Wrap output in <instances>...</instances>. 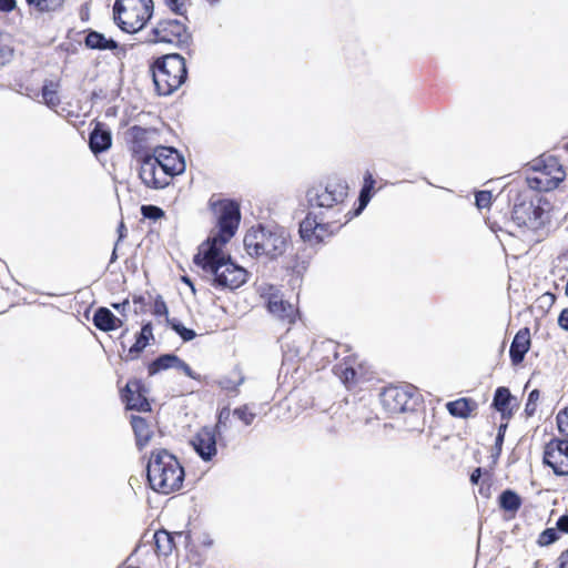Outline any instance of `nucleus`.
Wrapping results in <instances>:
<instances>
[{
  "mask_svg": "<svg viewBox=\"0 0 568 568\" xmlns=\"http://www.w3.org/2000/svg\"><path fill=\"white\" fill-rule=\"evenodd\" d=\"M288 245V233L281 226L251 227L244 236V247L248 255L267 257L282 256Z\"/></svg>",
  "mask_w": 568,
  "mask_h": 568,
  "instance_id": "7ed1b4c3",
  "label": "nucleus"
},
{
  "mask_svg": "<svg viewBox=\"0 0 568 568\" xmlns=\"http://www.w3.org/2000/svg\"><path fill=\"white\" fill-rule=\"evenodd\" d=\"M13 41L10 34L0 33V65L10 62L13 57Z\"/></svg>",
  "mask_w": 568,
  "mask_h": 568,
  "instance_id": "cd10ccee",
  "label": "nucleus"
},
{
  "mask_svg": "<svg viewBox=\"0 0 568 568\" xmlns=\"http://www.w3.org/2000/svg\"><path fill=\"white\" fill-rule=\"evenodd\" d=\"M170 324H171V327L180 335V337L185 341V342H189V341H192L196 334L193 329H190V328H186L185 326H183L181 323L176 322V321H170Z\"/></svg>",
  "mask_w": 568,
  "mask_h": 568,
  "instance_id": "473e14b6",
  "label": "nucleus"
},
{
  "mask_svg": "<svg viewBox=\"0 0 568 568\" xmlns=\"http://www.w3.org/2000/svg\"><path fill=\"white\" fill-rule=\"evenodd\" d=\"M539 397H540V393L538 389H534L529 393L528 400L525 406V413L528 416H532L535 414Z\"/></svg>",
  "mask_w": 568,
  "mask_h": 568,
  "instance_id": "f704fd0d",
  "label": "nucleus"
},
{
  "mask_svg": "<svg viewBox=\"0 0 568 568\" xmlns=\"http://www.w3.org/2000/svg\"><path fill=\"white\" fill-rule=\"evenodd\" d=\"M491 192L479 191L476 193V205L478 209H487L491 204Z\"/></svg>",
  "mask_w": 568,
  "mask_h": 568,
  "instance_id": "4c0bfd02",
  "label": "nucleus"
},
{
  "mask_svg": "<svg viewBox=\"0 0 568 568\" xmlns=\"http://www.w3.org/2000/svg\"><path fill=\"white\" fill-rule=\"evenodd\" d=\"M146 476L154 491L168 495L182 487L184 469L173 454L166 449H156L149 458Z\"/></svg>",
  "mask_w": 568,
  "mask_h": 568,
  "instance_id": "f03ea898",
  "label": "nucleus"
},
{
  "mask_svg": "<svg viewBox=\"0 0 568 568\" xmlns=\"http://www.w3.org/2000/svg\"><path fill=\"white\" fill-rule=\"evenodd\" d=\"M28 2L40 11H53L62 6L63 0H28Z\"/></svg>",
  "mask_w": 568,
  "mask_h": 568,
  "instance_id": "2f4dec72",
  "label": "nucleus"
},
{
  "mask_svg": "<svg viewBox=\"0 0 568 568\" xmlns=\"http://www.w3.org/2000/svg\"><path fill=\"white\" fill-rule=\"evenodd\" d=\"M112 306L120 313L123 314L125 310L130 306V303L128 300L123 301L122 303H115L112 304Z\"/></svg>",
  "mask_w": 568,
  "mask_h": 568,
  "instance_id": "09e8293b",
  "label": "nucleus"
},
{
  "mask_svg": "<svg viewBox=\"0 0 568 568\" xmlns=\"http://www.w3.org/2000/svg\"><path fill=\"white\" fill-rule=\"evenodd\" d=\"M558 568H568V550L564 551L558 558Z\"/></svg>",
  "mask_w": 568,
  "mask_h": 568,
  "instance_id": "de8ad7c7",
  "label": "nucleus"
},
{
  "mask_svg": "<svg viewBox=\"0 0 568 568\" xmlns=\"http://www.w3.org/2000/svg\"><path fill=\"white\" fill-rule=\"evenodd\" d=\"M258 293L273 316L288 324L295 322L297 310L293 304L283 298V295L275 286L262 284L258 286Z\"/></svg>",
  "mask_w": 568,
  "mask_h": 568,
  "instance_id": "0eeeda50",
  "label": "nucleus"
},
{
  "mask_svg": "<svg viewBox=\"0 0 568 568\" xmlns=\"http://www.w3.org/2000/svg\"><path fill=\"white\" fill-rule=\"evenodd\" d=\"M93 323L99 329L110 332L121 327L124 321L116 317L109 308L100 307L94 313Z\"/></svg>",
  "mask_w": 568,
  "mask_h": 568,
  "instance_id": "412c9836",
  "label": "nucleus"
},
{
  "mask_svg": "<svg viewBox=\"0 0 568 568\" xmlns=\"http://www.w3.org/2000/svg\"><path fill=\"white\" fill-rule=\"evenodd\" d=\"M412 397L410 386H389L381 394V403L388 414L395 415L409 409Z\"/></svg>",
  "mask_w": 568,
  "mask_h": 568,
  "instance_id": "9b49d317",
  "label": "nucleus"
},
{
  "mask_svg": "<svg viewBox=\"0 0 568 568\" xmlns=\"http://www.w3.org/2000/svg\"><path fill=\"white\" fill-rule=\"evenodd\" d=\"M306 196L311 206L329 209L346 199L347 185L342 181H329L326 185L313 186Z\"/></svg>",
  "mask_w": 568,
  "mask_h": 568,
  "instance_id": "423d86ee",
  "label": "nucleus"
},
{
  "mask_svg": "<svg viewBox=\"0 0 568 568\" xmlns=\"http://www.w3.org/2000/svg\"><path fill=\"white\" fill-rule=\"evenodd\" d=\"M229 415H230V412L229 409L224 408L220 412V415H219V422L216 424V429H220L221 425L223 424L224 419H227L229 418Z\"/></svg>",
  "mask_w": 568,
  "mask_h": 568,
  "instance_id": "8fccbe9b",
  "label": "nucleus"
},
{
  "mask_svg": "<svg viewBox=\"0 0 568 568\" xmlns=\"http://www.w3.org/2000/svg\"><path fill=\"white\" fill-rule=\"evenodd\" d=\"M119 27L129 33L141 30L153 13L152 0H116L113 7Z\"/></svg>",
  "mask_w": 568,
  "mask_h": 568,
  "instance_id": "39448f33",
  "label": "nucleus"
},
{
  "mask_svg": "<svg viewBox=\"0 0 568 568\" xmlns=\"http://www.w3.org/2000/svg\"><path fill=\"white\" fill-rule=\"evenodd\" d=\"M331 234L329 224L318 221L312 213H308L300 224L301 237L311 245L322 243Z\"/></svg>",
  "mask_w": 568,
  "mask_h": 568,
  "instance_id": "f8f14e48",
  "label": "nucleus"
},
{
  "mask_svg": "<svg viewBox=\"0 0 568 568\" xmlns=\"http://www.w3.org/2000/svg\"><path fill=\"white\" fill-rule=\"evenodd\" d=\"M530 347V333L528 328L519 329L515 335L509 354L514 365H518L523 362L526 353Z\"/></svg>",
  "mask_w": 568,
  "mask_h": 568,
  "instance_id": "a211bd4d",
  "label": "nucleus"
},
{
  "mask_svg": "<svg viewBox=\"0 0 568 568\" xmlns=\"http://www.w3.org/2000/svg\"><path fill=\"white\" fill-rule=\"evenodd\" d=\"M112 143L111 132L102 123H97L90 133L89 145L93 153L106 151Z\"/></svg>",
  "mask_w": 568,
  "mask_h": 568,
  "instance_id": "6ab92c4d",
  "label": "nucleus"
},
{
  "mask_svg": "<svg viewBox=\"0 0 568 568\" xmlns=\"http://www.w3.org/2000/svg\"><path fill=\"white\" fill-rule=\"evenodd\" d=\"M191 445L204 462H211L216 453V430L212 427L201 428L191 439Z\"/></svg>",
  "mask_w": 568,
  "mask_h": 568,
  "instance_id": "4468645a",
  "label": "nucleus"
},
{
  "mask_svg": "<svg viewBox=\"0 0 568 568\" xmlns=\"http://www.w3.org/2000/svg\"><path fill=\"white\" fill-rule=\"evenodd\" d=\"M130 132H131V135L134 141L142 142L153 131L150 129H144V128L134 125L131 128Z\"/></svg>",
  "mask_w": 568,
  "mask_h": 568,
  "instance_id": "a19ab883",
  "label": "nucleus"
},
{
  "mask_svg": "<svg viewBox=\"0 0 568 568\" xmlns=\"http://www.w3.org/2000/svg\"><path fill=\"white\" fill-rule=\"evenodd\" d=\"M131 425L135 435L136 446L141 450L150 444L154 433L149 423L140 416H132Z\"/></svg>",
  "mask_w": 568,
  "mask_h": 568,
  "instance_id": "4be33fe9",
  "label": "nucleus"
},
{
  "mask_svg": "<svg viewBox=\"0 0 568 568\" xmlns=\"http://www.w3.org/2000/svg\"><path fill=\"white\" fill-rule=\"evenodd\" d=\"M151 339H153L152 325L151 323H146L142 326L135 343L130 347L126 359L136 358L138 355L148 346Z\"/></svg>",
  "mask_w": 568,
  "mask_h": 568,
  "instance_id": "b1692460",
  "label": "nucleus"
},
{
  "mask_svg": "<svg viewBox=\"0 0 568 568\" xmlns=\"http://www.w3.org/2000/svg\"><path fill=\"white\" fill-rule=\"evenodd\" d=\"M141 211L143 216L151 220H158L164 215L163 210L154 205H143Z\"/></svg>",
  "mask_w": 568,
  "mask_h": 568,
  "instance_id": "58836bf2",
  "label": "nucleus"
},
{
  "mask_svg": "<svg viewBox=\"0 0 568 568\" xmlns=\"http://www.w3.org/2000/svg\"><path fill=\"white\" fill-rule=\"evenodd\" d=\"M42 100L43 103L50 109H55L61 100L59 97V82L55 81H45L42 87Z\"/></svg>",
  "mask_w": 568,
  "mask_h": 568,
  "instance_id": "a878e982",
  "label": "nucleus"
},
{
  "mask_svg": "<svg viewBox=\"0 0 568 568\" xmlns=\"http://www.w3.org/2000/svg\"><path fill=\"white\" fill-rule=\"evenodd\" d=\"M115 260H116V253H115V248H114L112 256H111V263L114 262Z\"/></svg>",
  "mask_w": 568,
  "mask_h": 568,
  "instance_id": "6e6d98bb",
  "label": "nucleus"
},
{
  "mask_svg": "<svg viewBox=\"0 0 568 568\" xmlns=\"http://www.w3.org/2000/svg\"><path fill=\"white\" fill-rule=\"evenodd\" d=\"M373 185H374V181H373L372 176H368V179H366V183L359 194V206L357 209L356 214H359L365 209V206L368 204V202L371 200V190L373 189Z\"/></svg>",
  "mask_w": 568,
  "mask_h": 568,
  "instance_id": "7c9ffc66",
  "label": "nucleus"
},
{
  "mask_svg": "<svg viewBox=\"0 0 568 568\" xmlns=\"http://www.w3.org/2000/svg\"><path fill=\"white\" fill-rule=\"evenodd\" d=\"M557 538L558 536L556 529L549 528L540 534L538 541L540 545L546 546L552 544L555 540H557Z\"/></svg>",
  "mask_w": 568,
  "mask_h": 568,
  "instance_id": "ea45409f",
  "label": "nucleus"
},
{
  "mask_svg": "<svg viewBox=\"0 0 568 568\" xmlns=\"http://www.w3.org/2000/svg\"><path fill=\"white\" fill-rule=\"evenodd\" d=\"M499 505L506 511H517L521 505L519 496L513 490H505L499 497Z\"/></svg>",
  "mask_w": 568,
  "mask_h": 568,
  "instance_id": "c85d7f7f",
  "label": "nucleus"
},
{
  "mask_svg": "<svg viewBox=\"0 0 568 568\" xmlns=\"http://www.w3.org/2000/svg\"><path fill=\"white\" fill-rule=\"evenodd\" d=\"M175 355L173 354H165L160 357H158L155 361H153L149 365V374L154 375L159 373L160 371L173 368L175 366L174 364Z\"/></svg>",
  "mask_w": 568,
  "mask_h": 568,
  "instance_id": "c756f323",
  "label": "nucleus"
},
{
  "mask_svg": "<svg viewBox=\"0 0 568 568\" xmlns=\"http://www.w3.org/2000/svg\"><path fill=\"white\" fill-rule=\"evenodd\" d=\"M233 415L242 420L245 425H251L256 416V414L253 413L248 406L235 408Z\"/></svg>",
  "mask_w": 568,
  "mask_h": 568,
  "instance_id": "72a5a7b5",
  "label": "nucleus"
},
{
  "mask_svg": "<svg viewBox=\"0 0 568 568\" xmlns=\"http://www.w3.org/2000/svg\"><path fill=\"white\" fill-rule=\"evenodd\" d=\"M544 463L558 476L568 475V438L551 439L544 449Z\"/></svg>",
  "mask_w": 568,
  "mask_h": 568,
  "instance_id": "9d476101",
  "label": "nucleus"
},
{
  "mask_svg": "<svg viewBox=\"0 0 568 568\" xmlns=\"http://www.w3.org/2000/svg\"><path fill=\"white\" fill-rule=\"evenodd\" d=\"M556 419L559 433L568 438V408L560 410Z\"/></svg>",
  "mask_w": 568,
  "mask_h": 568,
  "instance_id": "c9c22d12",
  "label": "nucleus"
},
{
  "mask_svg": "<svg viewBox=\"0 0 568 568\" xmlns=\"http://www.w3.org/2000/svg\"><path fill=\"white\" fill-rule=\"evenodd\" d=\"M85 44L90 49L98 50H114L118 48V43L113 39H109L98 31H90L87 34Z\"/></svg>",
  "mask_w": 568,
  "mask_h": 568,
  "instance_id": "393cba45",
  "label": "nucleus"
},
{
  "mask_svg": "<svg viewBox=\"0 0 568 568\" xmlns=\"http://www.w3.org/2000/svg\"><path fill=\"white\" fill-rule=\"evenodd\" d=\"M339 377L343 381V383L347 385L355 381L356 372L353 367L346 366L344 368H341Z\"/></svg>",
  "mask_w": 568,
  "mask_h": 568,
  "instance_id": "37998d69",
  "label": "nucleus"
},
{
  "mask_svg": "<svg viewBox=\"0 0 568 568\" xmlns=\"http://www.w3.org/2000/svg\"><path fill=\"white\" fill-rule=\"evenodd\" d=\"M514 402L515 397L511 396L508 388L498 387L496 389L493 405L499 413H501L503 417L511 415Z\"/></svg>",
  "mask_w": 568,
  "mask_h": 568,
  "instance_id": "5701e85b",
  "label": "nucleus"
},
{
  "mask_svg": "<svg viewBox=\"0 0 568 568\" xmlns=\"http://www.w3.org/2000/svg\"><path fill=\"white\" fill-rule=\"evenodd\" d=\"M447 409L450 415L459 418H467L475 408V403L467 398H459L447 403Z\"/></svg>",
  "mask_w": 568,
  "mask_h": 568,
  "instance_id": "bb28decb",
  "label": "nucleus"
},
{
  "mask_svg": "<svg viewBox=\"0 0 568 568\" xmlns=\"http://www.w3.org/2000/svg\"><path fill=\"white\" fill-rule=\"evenodd\" d=\"M180 19H163L152 30L150 41L154 43H181L189 38L186 31V17L180 14Z\"/></svg>",
  "mask_w": 568,
  "mask_h": 568,
  "instance_id": "6e6552de",
  "label": "nucleus"
},
{
  "mask_svg": "<svg viewBox=\"0 0 568 568\" xmlns=\"http://www.w3.org/2000/svg\"><path fill=\"white\" fill-rule=\"evenodd\" d=\"M155 312L158 314L162 313V312H166V306L165 304L162 302V303H156L155 305Z\"/></svg>",
  "mask_w": 568,
  "mask_h": 568,
  "instance_id": "864d4df0",
  "label": "nucleus"
},
{
  "mask_svg": "<svg viewBox=\"0 0 568 568\" xmlns=\"http://www.w3.org/2000/svg\"><path fill=\"white\" fill-rule=\"evenodd\" d=\"M122 397L125 400L126 407L129 409H135L140 412L150 410V404L144 395L143 384L139 379L128 382Z\"/></svg>",
  "mask_w": 568,
  "mask_h": 568,
  "instance_id": "f3484780",
  "label": "nucleus"
},
{
  "mask_svg": "<svg viewBox=\"0 0 568 568\" xmlns=\"http://www.w3.org/2000/svg\"><path fill=\"white\" fill-rule=\"evenodd\" d=\"M16 6L14 0H0V10L4 12L11 11Z\"/></svg>",
  "mask_w": 568,
  "mask_h": 568,
  "instance_id": "a18cd8bd",
  "label": "nucleus"
},
{
  "mask_svg": "<svg viewBox=\"0 0 568 568\" xmlns=\"http://www.w3.org/2000/svg\"><path fill=\"white\" fill-rule=\"evenodd\" d=\"M150 158L155 160L171 176L185 171L183 156L173 148L158 146L154 149L153 156Z\"/></svg>",
  "mask_w": 568,
  "mask_h": 568,
  "instance_id": "2eb2a0df",
  "label": "nucleus"
},
{
  "mask_svg": "<svg viewBox=\"0 0 568 568\" xmlns=\"http://www.w3.org/2000/svg\"><path fill=\"white\" fill-rule=\"evenodd\" d=\"M165 3L175 14H184L187 11L186 0H165Z\"/></svg>",
  "mask_w": 568,
  "mask_h": 568,
  "instance_id": "e433bc0d",
  "label": "nucleus"
},
{
  "mask_svg": "<svg viewBox=\"0 0 568 568\" xmlns=\"http://www.w3.org/2000/svg\"><path fill=\"white\" fill-rule=\"evenodd\" d=\"M174 364H175V366H173V368L183 372L186 376H189V377H191L193 379L197 378V376L193 372V369L185 362L180 359L178 356H175Z\"/></svg>",
  "mask_w": 568,
  "mask_h": 568,
  "instance_id": "79ce46f5",
  "label": "nucleus"
},
{
  "mask_svg": "<svg viewBox=\"0 0 568 568\" xmlns=\"http://www.w3.org/2000/svg\"><path fill=\"white\" fill-rule=\"evenodd\" d=\"M511 219L519 227L538 230L546 223V212L532 201H521L515 203Z\"/></svg>",
  "mask_w": 568,
  "mask_h": 568,
  "instance_id": "1a4fd4ad",
  "label": "nucleus"
},
{
  "mask_svg": "<svg viewBox=\"0 0 568 568\" xmlns=\"http://www.w3.org/2000/svg\"><path fill=\"white\" fill-rule=\"evenodd\" d=\"M560 531L568 534V516H561L557 521Z\"/></svg>",
  "mask_w": 568,
  "mask_h": 568,
  "instance_id": "49530a36",
  "label": "nucleus"
},
{
  "mask_svg": "<svg viewBox=\"0 0 568 568\" xmlns=\"http://www.w3.org/2000/svg\"><path fill=\"white\" fill-rule=\"evenodd\" d=\"M480 475H481V473H480V468L475 469V470L473 471L471 476H470V481H471L473 484H477V483H478V480H479V478H480Z\"/></svg>",
  "mask_w": 568,
  "mask_h": 568,
  "instance_id": "603ef678",
  "label": "nucleus"
},
{
  "mask_svg": "<svg viewBox=\"0 0 568 568\" xmlns=\"http://www.w3.org/2000/svg\"><path fill=\"white\" fill-rule=\"evenodd\" d=\"M566 294L568 295V280H567V284H566Z\"/></svg>",
  "mask_w": 568,
  "mask_h": 568,
  "instance_id": "4d7b16f0",
  "label": "nucleus"
},
{
  "mask_svg": "<svg viewBox=\"0 0 568 568\" xmlns=\"http://www.w3.org/2000/svg\"><path fill=\"white\" fill-rule=\"evenodd\" d=\"M558 325L565 329L568 331V308H565L561 311L558 317Z\"/></svg>",
  "mask_w": 568,
  "mask_h": 568,
  "instance_id": "c03bdc74",
  "label": "nucleus"
},
{
  "mask_svg": "<svg viewBox=\"0 0 568 568\" xmlns=\"http://www.w3.org/2000/svg\"><path fill=\"white\" fill-rule=\"evenodd\" d=\"M565 179V171L558 161L549 156L544 162V168L539 170L536 181L540 184L539 189L549 191L558 186Z\"/></svg>",
  "mask_w": 568,
  "mask_h": 568,
  "instance_id": "dca6fc26",
  "label": "nucleus"
},
{
  "mask_svg": "<svg viewBox=\"0 0 568 568\" xmlns=\"http://www.w3.org/2000/svg\"><path fill=\"white\" fill-rule=\"evenodd\" d=\"M118 231H119V240L123 239L124 237V231H125V226H124L123 223H120Z\"/></svg>",
  "mask_w": 568,
  "mask_h": 568,
  "instance_id": "5fc2aeb1",
  "label": "nucleus"
},
{
  "mask_svg": "<svg viewBox=\"0 0 568 568\" xmlns=\"http://www.w3.org/2000/svg\"><path fill=\"white\" fill-rule=\"evenodd\" d=\"M140 178L149 187L163 189L169 185L172 176L155 160L148 156L141 164Z\"/></svg>",
  "mask_w": 568,
  "mask_h": 568,
  "instance_id": "ddd939ff",
  "label": "nucleus"
},
{
  "mask_svg": "<svg viewBox=\"0 0 568 568\" xmlns=\"http://www.w3.org/2000/svg\"><path fill=\"white\" fill-rule=\"evenodd\" d=\"M506 428V425H501L499 427V430H498V434H497V437H496V446L500 449V446L503 444V440H504V430Z\"/></svg>",
  "mask_w": 568,
  "mask_h": 568,
  "instance_id": "3c124183",
  "label": "nucleus"
},
{
  "mask_svg": "<svg viewBox=\"0 0 568 568\" xmlns=\"http://www.w3.org/2000/svg\"><path fill=\"white\" fill-rule=\"evenodd\" d=\"M176 538L182 539V538H186V536L181 531L175 532L174 535L170 534L166 530L155 531L153 539H154L156 552L160 556H165V557L169 556L173 551V549L176 545V541H175Z\"/></svg>",
  "mask_w": 568,
  "mask_h": 568,
  "instance_id": "aec40b11",
  "label": "nucleus"
},
{
  "mask_svg": "<svg viewBox=\"0 0 568 568\" xmlns=\"http://www.w3.org/2000/svg\"><path fill=\"white\" fill-rule=\"evenodd\" d=\"M185 60L178 53L166 54L152 65L155 89L161 95H170L186 80Z\"/></svg>",
  "mask_w": 568,
  "mask_h": 568,
  "instance_id": "20e7f679",
  "label": "nucleus"
},
{
  "mask_svg": "<svg viewBox=\"0 0 568 568\" xmlns=\"http://www.w3.org/2000/svg\"><path fill=\"white\" fill-rule=\"evenodd\" d=\"M216 226L206 242L202 243L193 262L213 281L216 287L235 290L247 281V272L231 261L223 247L235 235L240 221V206L232 200H211Z\"/></svg>",
  "mask_w": 568,
  "mask_h": 568,
  "instance_id": "f257e3e1",
  "label": "nucleus"
}]
</instances>
